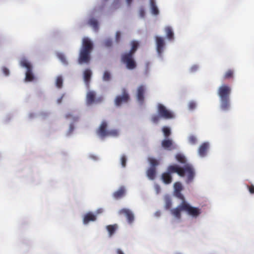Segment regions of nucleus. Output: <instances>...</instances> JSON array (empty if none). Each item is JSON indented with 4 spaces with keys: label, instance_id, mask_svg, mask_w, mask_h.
<instances>
[{
    "label": "nucleus",
    "instance_id": "a211bd4d",
    "mask_svg": "<svg viewBox=\"0 0 254 254\" xmlns=\"http://www.w3.org/2000/svg\"><path fill=\"white\" fill-rule=\"evenodd\" d=\"M96 93L94 91H90L87 92L86 95V102L88 105H91L95 102Z\"/></svg>",
    "mask_w": 254,
    "mask_h": 254
},
{
    "label": "nucleus",
    "instance_id": "f8f14e48",
    "mask_svg": "<svg viewBox=\"0 0 254 254\" xmlns=\"http://www.w3.org/2000/svg\"><path fill=\"white\" fill-rule=\"evenodd\" d=\"M146 90L144 85H140L137 89L136 98L139 102L143 103L144 100V94Z\"/></svg>",
    "mask_w": 254,
    "mask_h": 254
},
{
    "label": "nucleus",
    "instance_id": "864d4df0",
    "mask_svg": "<svg viewBox=\"0 0 254 254\" xmlns=\"http://www.w3.org/2000/svg\"><path fill=\"white\" fill-rule=\"evenodd\" d=\"M61 100H62V99H61L60 100H59V103H60V102H61Z\"/></svg>",
    "mask_w": 254,
    "mask_h": 254
},
{
    "label": "nucleus",
    "instance_id": "5701e85b",
    "mask_svg": "<svg viewBox=\"0 0 254 254\" xmlns=\"http://www.w3.org/2000/svg\"><path fill=\"white\" fill-rule=\"evenodd\" d=\"M150 4L151 12L154 15H158L159 14V10L156 4L155 0H150Z\"/></svg>",
    "mask_w": 254,
    "mask_h": 254
},
{
    "label": "nucleus",
    "instance_id": "72a5a7b5",
    "mask_svg": "<svg viewBox=\"0 0 254 254\" xmlns=\"http://www.w3.org/2000/svg\"><path fill=\"white\" fill-rule=\"evenodd\" d=\"M58 57L64 64H67L65 57L64 54H58Z\"/></svg>",
    "mask_w": 254,
    "mask_h": 254
},
{
    "label": "nucleus",
    "instance_id": "49530a36",
    "mask_svg": "<svg viewBox=\"0 0 254 254\" xmlns=\"http://www.w3.org/2000/svg\"><path fill=\"white\" fill-rule=\"evenodd\" d=\"M140 14L141 17H144V14H145V12L143 9H141L140 10Z\"/></svg>",
    "mask_w": 254,
    "mask_h": 254
},
{
    "label": "nucleus",
    "instance_id": "c756f323",
    "mask_svg": "<svg viewBox=\"0 0 254 254\" xmlns=\"http://www.w3.org/2000/svg\"><path fill=\"white\" fill-rule=\"evenodd\" d=\"M66 119H71L73 122H75L78 121L79 117L74 116L72 113H68L65 115Z\"/></svg>",
    "mask_w": 254,
    "mask_h": 254
},
{
    "label": "nucleus",
    "instance_id": "412c9836",
    "mask_svg": "<svg viewBox=\"0 0 254 254\" xmlns=\"http://www.w3.org/2000/svg\"><path fill=\"white\" fill-rule=\"evenodd\" d=\"M91 75H92L91 71L89 69H86L84 71V74H83L84 80L87 85H88V84L90 82Z\"/></svg>",
    "mask_w": 254,
    "mask_h": 254
},
{
    "label": "nucleus",
    "instance_id": "20e7f679",
    "mask_svg": "<svg viewBox=\"0 0 254 254\" xmlns=\"http://www.w3.org/2000/svg\"><path fill=\"white\" fill-rule=\"evenodd\" d=\"M108 124L106 121H103L98 129L97 130V133L102 138L111 136L116 137L119 134L117 129L108 130Z\"/></svg>",
    "mask_w": 254,
    "mask_h": 254
},
{
    "label": "nucleus",
    "instance_id": "1a4fd4ad",
    "mask_svg": "<svg viewBox=\"0 0 254 254\" xmlns=\"http://www.w3.org/2000/svg\"><path fill=\"white\" fill-rule=\"evenodd\" d=\"M20 64L22 66L24 67L27 69L25 81H32L34 78V76L32 73V67L31 64L26 60H24L21 62Z\"/></svg>",
    "mask_w": 254,
    "mask_h": 254
},
{
    "label": "nucleus",
    "instance_id": "f704fd0d",
    "mask_svg": "<svg viewBox=\"0 0 254 254\" xmlns=\"http://www.w3.org/2000/svg\"><path fill=\"white\" fill-rule=\"evenodd\" d=\"M188 140H189L190 143L191 144H195L197 142L196 137L193 135H190L189 137Z\"/></svg>",
    "mask_w": 254,
    "mask_h": 254
},
{
    "label": "nucleus",
    "instance_id": "8fccbe9b",
    "mask_svg": "<svg viewBox=\"0 0 254 254\" xmlns=\"http://www.w3.org/2000/svg\"><path fill=\"white\" fill-rule=\"evenodd\" d=\"M91 157H92L94 159H96V157L95 156H91Z\"/></svg>",
    "mask_w": 254,
    "mask_h": 254
},
{
    "label": "nucleus",
    "instance_id": "ddd939ff",
    "mask_svg": "<svg viewBox=\"0 0 254 254\" xmlns=\"http://www.w3.org/2000/svg\"><path fill=\"white\" fill-rule=\"evenodd\" d=\"M161 145L163 148L168 150H171L176 148L175 146L173 144V140L171 139L166 138L163 140Z\"/></svg>",
    "mask_w": 254,
    "mask_h": 254
},
{
    "label": "nucleus",
    "instance_id": "de8ad7c7",
    "mask_svg": "<svg viewBox=\"0 0 254 254\" xmlns=\"http://www.w3.org/2000/svg\"><path fill=\"white\" fill-rule=\"evenodd\" d=\"M117 254H124L123 252H122V251L120 249H118L117 250Z\"/></svg>",
    "mask_w": 254,
    "mask_h": 254
},
{
    "label": "nucleus",
    "instance_id": "6ab92c4d",
    "mask_svg": "<svg viewBox=\"0 0 254 254\" xmlns=\"http://www.w3.org/2000/svg\"><path fill=\"white\" fill-rule=\"evenodd\" d=\"M106 228L108 232L109 237H112L118 229V226L117 224H115L107 225Z\"/></svg>",
    "mask_w": 254,
    "mask_h": 254
},
{
    "label": "nucleus",
    "instance_id": "58836bf2",
    "mask_svg": "<svg viewBox=\"0 0 254 254\" xmlns=\"http://www.w3.org/2000/svg\"><path fill=\"white\" fill-rule=\"evenodd\" d=\"M121 164L123 167H126V162H127V158L126 157L125 155H123L121 157Z\"/></svg>",
    "mask_w": 254,
    "mask_h": 254
},
{
    "label": "nucleus",
    "instance_id": "4c0bfd02",
    "mask_svg": "<svg viewBox=\"0 0 254 254\" xmlns=\"http://www.w3.org/2000/svg\"><path fill=\"white\" fill-rule=\"evenodd\" d=\"M175 195L180 199L182 200V201H185L184 195L181 193V191H178L174 192Z\"/></svg>",
    "mask_w": 254,
    "mask_h": 254
},
{
    "label": "nucleus",
    "instance_id": "a18cd8bd",
    "mask_svg": "<svg viewBox=\"0 0 254 254\" xmlns=\"http://www.w3.org/2000/svg\"><path fill=\"white\" fill-rule=\"evenodd\" d=\"M74 126L72 124H70V126H69V133H71L73 129H74Z\"/></svg>",
    "mask_w": 254,
    "mask_h": 254
},
{
    "label": "nucleus",
    "instance_id": "79ce46f5",
    "mask_svg": "<svg viewBox=\"0 0 254 254\" xmlns=\"http://www.w3.org/2000/svg\"><path fill=\"white\" fill-rule=\"evenodd\" d=\"M248 189L250 192L252 194L254 193V186L252 185L250 186H248Z\"/></svg>",
    "mask_w": 254,
    "mask_h": 254
},
{
    "label": "nucleus",
    "instance_id": "dca6fc26",
    "mask_svg": "<svg viewBox=\"0 0 254 254\" xmlns=\"http://www.w3.org/2000/svg\"><path fill=\"white\" fill-rule=\"evenodd\" d=\"M209 148V144L207 142L203 143L199 147L198 154L201 157H204L207 153Z\"/></svg>",
    "mask_w": 254,
    "mask_h": 254
},
{
    "label": "nucleus",
    "instance_id": "c85d7f7f",
    "mask_svg": "<svg viewBox=\"0 0 254 254\" xmlns=\"http://www.w3.org/2000/svg\"><path fill=\"white\" fill-rule=\"evenodd\" d=\"M162 131L166 138H168L171 134L170 129L167 127H164L162 128Z\"/></svg>",
    "mask_w": 254,
    "mask_h": 254
},
{
    "label": "nucleus",
    "instance_id": "e433bc0d",
    "mask_svg": "<svg viewBox=\"0 0 254 254\" xmlns=\"http://www.w3.org/2000/svg\"><path fill=\"white\" fill-rule=\"evenodd\" d=\"M161 117L157 115H154L152 117V121L154 123H157L161 119Z\"/></svg>",
    "mask_w": 254,
    "mask_h": 254
},
{
    "label": "nucleus",
    "instance_id": "f03ea898",
    "mask_svg": "<svg viewBox=\"0 0 254 254\" xmlns=\"http://www.w3.org/2000/svg\"><path fill=\"white\" fill-rule=\"evenodd\" d=\"M231 92V87L226 84L222 85L218 89V94L220 98V108L223 111H228L230 108L229 96Z\"/></svg>",
    "mask_w": 254,
    "mask_h": 254
},
{
    "label": "nucleus",
    "instance_id": "aec40b11",
    "mask_svg": "<svg viewBox=\"0 0 254 254\" xmlns=\"http://www.w3.org/2000/svg\"><path fill=\"white\" fill-rule=\"evenodd\" d=\"M88 24L92 27L95 31L99 30V23L98 20L95 18H91L88 21Z\"/></svg>",
    "mask_w": 254,
    "mask_h": 254
},
{
    "label": "nucleus",
    "instance_id": "b1692460",
    "mask_svg": "<svg viewBox=\"0 0 254 254\" xmlns=\"http://www.w3.org/2000/svg\"><path fill=\"white\" fill-rule=\"evenodd\" d=\"M131 48L130 51L127 53L128 54H130L131 55H133L135 51L137 50L138 47L139 46V43L137 41H132L131 43Z\"/></svg>",
    "mask_w": 254,
    "mask_h": 254
},
{
    "label": "nucleus",
    "instance_id": "603ef678",
    "mask_svg": "<svg viewBox=\"0 0 254 254\" xmlns=\"http://www.w3.org/2000/svg\"><path fill=\"white\" fill-rule=\"evenodd\" d=\"M102 100V98H100L99 99V100H100V101H101Z\"/></svg>",
    "mask_w": 254,
    "mask_h": 254
},
{
    "label": "nucleus",
    "instance_id": "4be33fe9",
    "mask_svg": "<svg viewBox=\"0 0 254 254\" xmlns=\"http://www.w3.org/2000/svg\"><path fill=\"white\" fill-rule=\"evenodd\" d=\"M156 170L155 167H150L147 171V176L150 180H154L156 177Z\"/></svg>",
    "mask_w": 254,
    "mask_h": 254
},
{
    "label": "nucleus",
    "instance_id": "7c9ffc66",
    "mask_svg": "<svg viewBox=\"0 0 254 254\" xmlns=\"http://www.w3.org/2000/svg\"><path fill=\"white\" fill-rule=\"evenodd\" d=\"M63 82L62 77L61 76H58L56 82L57 87L59 88H61L63 86Z\"/></svg>",
    "mask_w": 254,
    "mask_h": 254
},
{
    "label": "nucleus",
    "instance_id": "f257e3e1",
    "mask_svg": "<svg viewBox=\"0 0 254 254\" xmlns=\"http://www.w3.org/2000/svg\"><path fill=\"white\" fill-rule=\"evenodd\" d=\"M172 173H177L181 177H186L185 182L188 184L193 182L195 176L194 168L190 164H186L184 167H181L177 164L170 165L168 167L167 171L161 175V179L164 184L168 185L172 183Z\"/></svg>",
    "mask_w": 254,
    "mask_h": 254
},
{
    "label": "nucleus",
    "instance_id": "39448f33",
    "mask_svg": "<svg viewBox=\"0 0 254 254\" xmlns=\"http://www.w3.org/2000/svg\"><path fill=\"white\" fill-rule=\"evenodd\" d=\"M183 209L188 215L194 217H197L201 213V209L198 207H193L186 201H183Z\"/></svg>",
    "mask_w": 254,
    "mask_h": 254
},
{
    "label": "nucleus",
    "instance_id": "f3484780",
    "mask_svg": "<svg viewBox=\"0 0 254 254\" xmlns=\"http://www.w3.org/2000/svg\"><path fill=\"white\" fill-rule=\"evenodd\" d=\"M125 188L123 186H122L119 188V189L118 190L115 191L113 193V196L114 197V198L118 199L123 197L125 195Z\"/></svg>",
    "mask_w": 254,
    "mask_h": 254
},
{
    "label": "nucleus",
    "instance_id": "2f4dec72",
    "mask_svg": "<svg viewBox=\"0 0 254 254\" xmlns=\"http://www.w3.org/2000/svg\"><path fill=\"white\" fill-rule=\"evenodd\" d=\"M148 161L151 166L150 167L155 168V167L159 164L158 161L154 158H149Z\"/></svg>",
    "mask_w": 254,
    "mask_h": 254
},
{
    "label": "nucleus",
    "instance_id": "473e14b6",
    "mask_svg": "<svg viewBox=\"0 0 254 254\" xmlns=\"http://www.w3.org/2000/svg\"><path fill=\"white\" fill-rule=\"evenodd\" d=\"M111 79V74L108 71H105L103 76L104 81H108Z\"/></svg>",
    "mask_w": 254,
    "mask_h": 254
},
{
    "label": "nucleus",
    "instance_id": "3c124183",
    "mask_svg": "<svg viewBox=\"0 0 254 254\" xmlns=\"http://www.w3.org/2000/svg\"><path fill=\"white\" fill-rule=\"evenodd\" d=\"M101 212H102V210L101 209L98 210V213H100Z\"/></svg>",
    "mask_w": 254,
    "mask_h": 254
},
{
    "label": "nucleus",
    "instance_id": "cd10ccee",
    "mask_svg": "<svg viewBox=\"0 0 254 254\" xmlns=\"http://www.w3.org/2000/svg\"><path fill=\"white\" fill-rule=\"evenodd\" d=\"M174 192H176L178 191H181L183 190V187H182V184L179 182L175 183L174 184Z\"/></svg>",
    "mask_w": 254,
    "mask_h": 254
},
{
    "label": "nucleus",
    "instance_id": "0eeeda50",
    "mask_svg": "<svg viewBox=\"0 0 254 254\" xmlns=\"http://www.w3.org/2000/svg\"><path fill=\"white\" fill-rule=\"evenodd\" d=\"M130 96L127 90L124 88L122 89V95H118L115 100V104L117 106H120L123 104L128 102Z\"/></svg>",
    "mask_w": 254,
    "mask_h": 254
},
{
    "label": "nucleus",
    "instance_id": "2eb2a0df",
    "mask_svg": "<svg viewBox=\"0 0 254 254\" xmlns=\"http://www.w3.org/2000/svg\"><path fill=\"white\" fill-rule=\"evenodd\" d=\"M96 220V216L92 212L86 213L83 217V222L84 224H87L90 221H95Z\"/></svg>",
    "mask_w": 254,
    "mask_h": 254
},
{
    "label": "nucleus",
    "instance_id": "c03bdc74",
    "mask_svg": "<svg viewBox=\"0 0 254 254\" xmlns=\"http://www.w3.org/2000/svg\"><path fill=\"white\" fill-rule=\"evenodd\" d=\"M171 206V202L170 200H168L166 201V207L167 209H169Z\"/></svg>",
    "mask_w": 254,
    "mask_h": 254
},
{
    "label": "nucleus",
    "instance_id": "423d86ee",
    "mask_svg": "<svg viewBox=\"0 0 254 254\" xmlns=\"http://www.w3.org/2000/svg\"><path fill=\"white\" fill-rule=\"evenodd\" d=\"M121 61L126 64L128 69H133L136 66V64L134 61L133 55L130 54L125 53L122 55Z\"/></svg>",
    "mask_w": 254,
    "mask_h": 254
},
{
    "label": "nucleus",
    "instance_id": "9b49d317",
    "mask_svg": "<svg viewBox=\"0 0 254 254\" xmlns=\"http://www.w3.org/2000/svg\"><path fill=\"white\" fill-rule=\"evenodd\" d=\"M120 215H124L129 223H132L134 221V215L132 212L127 208H123L119 211Z\"/></svg>",
    "mask_w": 254,
    "mask_h": 254
},
{
    "label": "nucleus",
    "instance_id": "a19ab883",
    "mask_svg": "<svg viewBox=\"0 0 254 254\" xmlns=\"http://www.w3.org/2000/svg\"><path fill=\"white\" fill-rule=\"evenodd\" d=\"M196 107V104L195 102L191 101L189 104V108L190 110L194 109Z\"/></svg>",
    "mask_w": 254,
    "mask_h": 254
},
{
    "label": "nucleus",
    "instance_id": "ea45409f",
    "mask_svg": "<svg viewBox=\"0 0 254 254\" xmlns=\"http://www.w3.org/2000/svg\"><path fill=\"white\" fill-rule=\"evenodd\" d=\"M121 37V34L120 31H117L116 33L115 40L117 43H119L120 41Z\"/></svg>",
    "mask_w": 254,
    "mask_h": 254
},
{
    "label": "nucleus",
    "instance_id": "9d476101",
    "mask_svg": "<svg viewBox=\"0 0 254 254\" xmlns=\"http://www.w3.org/2000/svg\"><path fill=\"white\" fill-rule=\"evenodd\" d=\"M156 50L158 54L161 56L165 48V43L163 37L156 36Z\"/></svg>",
    "mask_w": 254,
    "mask_h": 254
},
{
    "label": "nucleus",
    "instance_id": "393cba45",
    "mask_svg": "<svg viewBox=\"0 0 254 254\" xmlns=\"http://www.w3.org/2000/svg\"><path fill=\"white\" fill-rule=\"evenodd\" d=\"M176 159L180 163L185 164L183 167H184L186 164H188L187 163V160L185 156L182 154H177L176 155Z\"/></svg>",
    "mask_w": 254,
    "mask_h": 254
},
{
    "label": "nucleus",
    "instance_id": "c9c22d12",
    "mask_svg": "<svg viewBox=\"0 0 254 254\" xmlns=\"http://www.w3.org/2000/svg\"><path fill=\"white\" fill-rule=\"evenodd\" d=\"M112 41L110 39H106L104 43V45L106 47H110L112 46Z\"/></svg>",
    "mask_w": 254,
    "mask_h": 254
},
{
    "label": "nucleus",
    "instance_id": "bb28decb",
    "mask_svg": "<svg viewBox=\"0 0 254 254\" xmlns=\"http://www.w3.org/2000/svg\"><path fill=\"white\" fill-rule=\"evenodd\" d=\"M233 76H234L233 70L229 69L224 74L223 78H224V79H231L233 77Z\"/></svg>",
    "mask_w": 254,
    "mask_h": 254
},
{
    "label": "nucleus",
    "instance_id": "09e8293b",
    "mask_svg": "<svg viewBox=\"0 0 254 254\" xmlns=\"http://www.w3.org/2000/svg\"><path fill=\"white\" fill-rule=\"evenodd\" d=\"M132 0H127V2L128 3V4H130L131 3Z\"/></svg>",
    "mask_w": 254,
    "mask_h": 254
},
{
    "label": "nucleus",
    "instance_id": "4468645a",
    "mask_svg": "<svg viewBox=\"0 0 254 254\" xmlns=\"http://www.w3.org/2000/svg\"><path fill=\"white\" fill-rule=\"evenodd\" d=\"M183 201L176 208L171 210V214L177 219H180L181 218V211H184L182 207Z\"/></svg>",
    "mask_w": 254,
    "mask_h": 254
},
{
    "label": "nucleus",
    "instance_id": "6e6552de",
    "mask_svg": "<svg viewBox=\"0 0 254 254\" xmlns=\"http://www.w3.org/2000/svg\"><path fill=\"white\" fill-rule=\"evenodd\" d=\"M158 114L164 119H171L175 117L174 113L168 110L165 106L161 104H158L157 106Z\"/></svg>",
    "mask_w": 254,
    "mask_h": 254
},
{
    "label": "nucleus",
    "instance_id": "a878e982",
    "mask_svg": "<svg viewBox=\"0 0 254 254\" xmlns=\"http://www.w3.org/2000/svg\"><path fill=\"white\" fill-rule=\"evenodd\" d=\"M165 32H166V36H167V37L168 39H169L170 40H172L173 39L174 33L172 31V28L168 26V27H166Z\"/></svg>",
    "mask_w": 254,
    "mask_h": 254
},
{
    "label": "nucleus",
    "instance_id": "37998d69",
    "mask_svg": "<svg viewBox=\"0 0 254 254\" xmlns=\"http://www.w3.org/2000/svg\"><path fill=\"white\" fill-rule=\"evenodd\" d=\"M2 71L5 75H8L9 74V70L6 67L2 68Z\"/></svg>",
    "mask_w": 254,
    "mask_h": 254
},
{
    "label": "nucleus",
    "instance_id": "7ed1b4c3",
    "mask_svg": "<svg viewBox=\"0 0 254 254\" xmlns=\"http://www.w3.org/2000/svg\"><path fill=\"white\" fill-rule=\"evenodd\" d=\"M93 44L87 38L82 40V45L80 50L78 62L79 64L88 63L90 60V53L93 49Z\"/></svg>",
    "mask_w": 254,
    "mask_h": 254
}]
</instances>
